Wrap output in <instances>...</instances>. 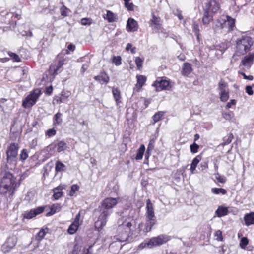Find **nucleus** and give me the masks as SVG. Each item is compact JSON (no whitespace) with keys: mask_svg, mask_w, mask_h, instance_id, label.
I'll list each match as a JSON object with an SVG mask.
<instances>
[{"mask_svg":"<svg viewBox=\"0 0 254 254\" xmlns=\"http://www.w3.org/2000/svg\"><path fill=\"white\" fill-rule=\"evenodd\" d=\"M70 12V10L66 8L65 6L63 5L60 8V13L62 16L64 17L67 16L68 15Z\"/></svg>","mask_w":254,"mask_h":254,"instance_id":"obj_42","label":"nucleus"},{"mask_svg":"<svg viewBox=\"0 0 254 254\" xmlns=\"http://www.w3.org/2000/svg\"><path fill=\"white\" fill-rule=\"evenodd\" d=\"M64 188L63 185H60L53 190L54 193L53 197L55 199L57 200L60 198L63 195L62 190Z\"/></svg>","mask_w":254,"mask_h":254,"instance_id":"obj_20","label":"nucleus"},{"mask_svg":"<svg viewBox=\"0 0 254 254\" xmlns=\"http://www.w3.org/2000/svg\"><path fill=\"white\" fill-rule=\"evenodd\" d=\"M249 241L247 238L243 237L240 242L239 245L242 249H245L246 246L248 244Z\"/></svg>","mask_w":254,"mask_h":254,"instance_id":"obj_45","label":"nucleus"},{"mask_svg":"<svg viewBox=\"0 0 254 254\" xmlns=\"http://www.w3.org/2000/svg\"><path fill=\"white\" fill-rule=\"evenodd\" d=\"M236 101L235 99H231L229 102H228L225 107L226 109H229L232 107V106L236 105Z\"/></svg>","mask_w":254,"mask_h":254,"instance_id":"obj_58","label":"nucleus"},{"mask_svg":"<svg viewBox=\"0 0 254 254\" xmlns=\"http://www.w3.org/2000/svg\"><path fill=\"white\" fill-rule=\"evenodd\" d=\"M138 25L136 21L134 19L128 18L126 25L127 31L128 32H135L138 30Z\"/></svg>","mask_w":254,"mask_h":254,"instance_id":"obj_17","label":"nucleus"},{"mask_svg":"<svg viewBox=\"0 0 254 254\" xmlns=\"http://www.w3.org/2000/svg\"><path fill=\"white\" fill-rule=\"evenodd\" d=\"M65 166L60 161H57L55 164V170L57 172H61L64 170Z\"/></svg>","mask_w":254,"mask_h":254,"instance_id":"obj_37","label":"nucleus"},{"mask_svg":"<svg viewBox=\"0 0 254 254\" xmlns=\"http://www.w3.org/2000/svg\"><path fill=\"white\" fill-rule=\"evenodd\" d=\"M41 94L40 89L37 88L31 91L22 101V106L25 108L32 107L37 102Z\"/></svg>","mask_w":254,"mask_h":254,"instance_id":"obj_5","label":"nucleus"},{"mask_svg":"<svg viewBox=\"0 0 254 254\" xmlns=\"http://www.w3.org/2000/svg\"><path fill=\"white\" fill-rule=\"evenodd\" d=\"M233 136L232 134H230L226 139H224V142L223 143V145H226L229 144L232 140Z\"/></svg>","mask_w":254,"mask_h":254,"instance_id":"obj_54","label":"nucleus"},{"mask_svg":"<svg viewBox=\"0 0 254 254\" xmlns=\"http://www.w3.org/2000/svg\"><path fill=\"white\" fill-rule=\"evenodd\" d=\"M220 100L223 102H226L229 98V90L219 92Z\"/></svg>","mask_w":254,"mask_h":254,"instance_id":"obj_31","label":"nucleus"},{"mask_svg":"<svg viewBox=\"0 0 254 254\" xmlns=\"http://www.w3.org/2000/svg\"><path fill=\"white\" fill-rule=\"evenodd\" d=\"M218 160H215L214 162V168L216 172L215 174V178L217 181L221 183H224L226 182V179L225 177L221 176L217 172L218 169Z\"/></svg>","mask_w":254,"mask_h":254,"instance_id":"obj_22","label":"nucleus"},{"mask_svg":"<svg viewBox=\"0 0 254 254\" xmlns=\"http://www.w3.org/2000/svg\"><path fill=\"white\" fill-rule=\"evenodd\" d=\"M64 59H62L59 61L57 65H56V67L55 68L54 66H51L50 68V69L51 70H54V74H56L57 71L60 69L64 64Z\"/></svg>","mask_w":254,"mask_h":254,"instance_id":"obj_35","label":"nucleus"},{"mask_svg":"<svg viewBox=\"0 0 254 254\" xmlns=\"http://www.w3.org/2000/svg\"><path fill=\"white\" fill-rule=\"evenodd\" d=\"M80 213H78L76 215L73 222L69 225L67 229V232L68 234L70 235H73L76 232L79 226L82 223L81 221L80 222Z\"/></svg>","mask_w":254,"mask_h":254,"instance_id":"obj_11","label":"nucleus"},{"mask_svg":"<svg viewBox=\"0 0 254 254\" xmlns=\"http://www.w3.org/2000/svg\"><path fill=\"white\" fill-rule=\"evenodd\" d=\"M19 185L20 183L11 173H5L1 180L0 192L2 194L9 192L12 195Z\"/></svg>","mask_w":254,"mask_h":254,"instance_id":"obj_1","label":"nucleus"},{"mask_svg":"<svg viewBox=\"0 0 254 254\" xmlns=\"http://www.w3.org/2000/svg\"><path fill=\"white\" fill-rule=\"evenodd\" d=\"M44 207H38L36 208L31 209L30 211H26L24 214V217L28 219H32L42 213L44 211Z\"/></svg>","mask_w":254,"mask_h":254,"instance_id":"obj_16","label":"nucleus"},{"mask_svg":"<svg viewBox=\"0 0 254 254\" xmlns=\"http://www.w3.org/2000/svg\"><path fill=\"white\" fill-rule=\"evenodd\" d=\"M9 55L14 62L20 61V58L18 55L13 53H10L9 54Z\"/></svg>","mask_w":254,"mask_h":254,"instance_id":"obj_56","label":"nucleus"},{"mask_svg":"<svg viewBox=\"0 0 254 254\" xmlns=\"http://www.w3.org/2000/svg\"><path fill=\"white\" fill-rule=\"evenodd\" d=\"M239 74H241L242 75H243L244 78L245 79L249 80H252L253 79V77L252 75L247 76L244 73L242 72H239Z\"/></svg>","mask_w":254,"mask_h":254,"instance_id":"obj_61","label":"nucleus"},{"mask_svg":"<svg viewBox=\"0 0 254 254\" xmlns=\"http://www.w3.org/2000/svg\"><path fill=\"white\" fill-rule=\"evenodd\" d=\"M144 248L151 249L149 240L146 242H143L138 246L137 250H141Z\"/></svg>","mask_w":254,"mask_h":254,"instance_id":"obj_41","label":"nucleus"},{"mask_svg":"<svg viewBox=\"0 0 254 254\" xmlns=\"http://www.w3.org/2000/svg\"><path fill=\"white\" fill-rule=\"evenodd\" d=\"M81 23L83 25H89L92 23V20L89 18H82L81 20Z\"/></svg>","mask_w":254,"mask_h":254,"instance_id":"obj_55","label":"nucleus"},{"mask_svg":"<svg viewBox=\"0 0 254 254\" xmlns=\"http://www.w3.org/2000/svg\"><path fill=\"white\" fill-rule=\"evenodd\" d=\"M235 19L228 15H222L217 20V28L222 29L224 32L232 31L235 27Z\"/></svg>","mask_w":254,"mask_h":254,"instance_id":"obj_4","label":"nucleus"},{"mask_svg":"<svg viewBox=\"0 0 254 254\" xmlns=\"http://www.w3.org/2000/svg\"><path fill=\"white\" fill-rule=\"evenodd\" d=\"M125 6L128 10H133L134 5L132 2H130V1H125Z\"/></svg>","mask_w":254,"mask_h":254,"instance_id":"obj_51","label":"nucleus"},{"mask_svg":"<svg viewBox=\"0 0 254 254\" xmlns=\"http://www.w3.org/2000/svg\"><path fill=\"white\" fill-rule=\"evenodd\" d=\"M215 237H216V240L217 241H222L223 237L222 232L220 230H217L214 234Z\"/></svg>","mask_w":254,"mask_h":254,"instance_id":"obj_53","label":"nucleus"},{"mask_svg":"<svg viewBox=\"0 0 254 254\" xmlns=\"http://www.w3.org/2000/svg\"><path fill=\"white\" fill-rule=\"evenodd\" d=\"M254 60V52L250 53L242 59L240 66H243L247 69L250 68L253 64Z\"/></svg>","mask_w":254,"mask_h":254,"instance_id":"obj_15","label":"nucleus"},{"mask_svg":"<svg viewBox=\"0 0 254 254\" xmlns=\"http://www.w3.org/2000/svg\"><path fill=\"white\" fill-rule=\"evenodd\" d=\"M135 62L138 69L140 70L142 66V63L143 62V59L140 57H136L135 60Z\"/></svg>","mask_w":254,"mask_h":254,"instance_id":"obj_44","label":"nucleus"},{"mask_svg":"<svg viewBox=\"0 0 254 254\" xmlns=\"http://www.w3.org/2000/svg\"><path fill=\"white\" fill-rule=\"evenodd\" d=\"M204 11L215 13L220 9V4L217 1H207L205 3Z\"/></svg>","mask_w":254,"mask_h":254,"instance_id":"obj_14","label":"nucleus"},{"mask_svg":"<svg viewBox=\"0 0 254 254\" xmlns=\"http://www.w3.org/2000/svg\"><path fill=\"white\" fill-rule=\"evenodd\" d=\"M246 92L249 95H252L254 93L252 86H247L246 87Z\"/></svg>","mask_w":254,"mask_h":254,"instance_id":"obj_59","label":"nucleus"},{"mask_svg":"<svg viewBox=\"0 0 254 254\" xmlns=\"http://www.w3.org/2000/svg\"><path fill=\"white\" fill-rule=\"evenodd\" d=\"M190 148L191 150V152L193 153H195L198 151V149L199 148V145L196 144L195 143H193L190 146Z\"/></svg>","mask_w":254,"mask_h":254,"instance_id":"obj_52","label":"nucleus"},{"mask_svg":"<svg viewBox=\"0 0 254 254\" xmlns=\"http://www.w3.org/2000/svg\"><path fill=\"white\" fill-rule=\"evenodd\" d=\"M134 226L131 222L125 221L119 225L117 229V240L120 242H125L132 235Z\"/></svg>","mask_w":254,"mask_h":254,"instance_id":"obj_2","label":"nucleus"},{"mask_svg":"<svg viewBox=\"0 0 254 254\" xmlns=\"http://www.w3.org/2000/svg\"><path fill=\"white\" fill-rule=\"evenodd\" d=\"M112 93L117 104H119L121 98L120 91L118 88L114 87L112 89Z\"/></svg>","mask_w":254,"mask_h":254,"instance_id":"obj_32","label":"nucleus"},{"mask_svg":"<svg viewBox=\"0 0 254 254\" xmlns=\"http://www.w3.org/2000/svg\"><path fill=\"white\" fill-rule=\"evenodd\" d=\"M222 116L223 117L227 120H231L234 117V115L232 112L224 113Z\"/></svg>","mask_w":254,"mask_h":254,"instance_id":"obj_47","label":"nucleus"},{"mask_svg":"<svg viewBox=\"0 0 254 254\" xmlns=\"http://www.w3.org/2000/svg\"><path fill=\"white\" fill-rule=\"evenodd\" d=\"M201 157L199 155H198L193 159L190 168V171L192 173H193L194 171L195 170L197 165L201 160Z\"/></svg>","mask_w":254,"mask_h":254,"instance_id":"obj_29","label":"nucleus"},{"mask_svg":"<svg viewBox=\"0 0 254 254\" xmlns=\"http://www.w3.org/2000/svg\"><path fill=\"white\" fill-rule=\"evenodd\" d=\"M121 60V57L119 56H114L112 59V62L116 66H119L122 64Z\"/></svg>","mask_w":254,"mask_h":254,"instance_id":"obj_46","label":"nucleus"},{"mask_svg":"<svg viewBox=\"0 0 254 254\" xmlns=\"http://www.w3.org/2000/svg\"><path fill=\"white\" fill-rule=\"evenodd\" d=\"M28 156L27 151L26 149H23L20 154V159L22 161L25 160Z\"/></svg>","mask_w":254,"mask_h":254,"instance_id":"obj_49","label":"nucleus"},{"mask_svg":"<svg viewBox=\"0 0 254 254\" xmlns=\"http://www.w3.org/2000/svg\"><path fill=\"white\" fill-rule=\"evenodd\" d=\"M101 213L98 217L97 220L95 222V228L99 231L101 230L106 225L107 222L108 217L110 215L107 211L100 210Z\"/></svg>","mask_w":254,"mask_h":254,"instance_id":"obj_9","label":"nucleus"},{"mask_svg":"<svg viewBox=\"0 0 254 254\" xmlns=\"http://www.w3.org/2000/svg\"><path fill=\"white\" fill-rule=\"evenodd\" d=\"M146 218H156L153 206L150 199L146 201Z\"/></svg>","mask_w":254,"mask_h":254,"instance_id":"obj_18","label":"nucleus"},{"mask_svg":"<svg viewBox=\"0 0 254 254\" xmlns=\"http://www.w3.org/2000/svg\"><path fill=\"white\" fill-rule=\"evenodd\" d=\"M62 114L58 112L54 117V125H59L62 122V119L61 118Z\"/></svg>","mask_w":254,"mask_h":254,"instance_id":"obj_40","label":"nucleus"},{"mask_svg":"<svg viewBox=\"0 0 254 254\" xmlns=\"http://www.w3.org/2000/svg\"><path fill=\"white\" fill-rule=\"evenodd\" d=\"M61 209V206L58 204H54L51 207V211L50 212L51 215L55 214L56 212H58Z\"/></svg>","mask_w":254,"mask_h":254,"instance_id":"obj_43","label":"nucleus"},{"mask_svg":"<svg viewBox=\"0 0 254 254\" xmlns=\"http://www.w3.org/2000/svg\"><path fill=\"white\" fill-rule=\"evenodd\" d=\"M56 133V130L54 128H51L47 130L46 131L45 134L46 136H47L48 137H51L52 136H54Z\"/></svg>","mask_w":254,"mask_h":254,"instance_id":"obj_48","label":"nucleus"},{"mask_svg":"<svg viewBox=\"0 0 254 254\" xmlns=\"http://www.w3.org/2000/svg\"><path fill=\"white\" fill-rule=\"evenodd\" d=\"M213 20V16L210 14L209 12L205 11L204 14L202 18V22L203 24H208Z\"/></svg>","mask_w":254,"mask_h":254,"instance_id":"obj_28","label":"nucleus"},{"mask_svg":"<svg viewBox=\"0 0 254 254\" xmlns=\"http://www.w3.org/2000/svg\"><path fill=\"white\" fill-rule=\"evenodd\" d=\"M79 186L77 185H73L71 187V190L69 192V194L70 196L73 195L75 192L78 190Z\"/></svg>","mask_w":254,"mask_h":254,"instance_id":"obj_50","label":"nucleus"},{"mask_svg":"<svg viewBox=\"0 0 254 254\" xmlns=\"http://www.w3.org/2000/svg\"><path fill=\"white\" fill-rule=\"evenodd\" d=\"M17 243V238L15 236L9 237L2 246V250L4 253L8 252L13 248Z\"/></svg>","mask_w":254,"mask_h":254,"instance_id":"obj_12","label":"nucleus"},{"mask_svg":"<svg viewBox=\"0 0 254 254\" xmlns=\"http://www.w3.org/2000/svg\"><path fill=\"white\" fill-rule=\"evenodd\" d=\"M218 89L219 92L229 90L228 83L224 80L221 79L218 83Z\"/></svg>","mask_w":254,"mask_h":254,"instance_id":"obj_30","label":"nucleus"},{"mask_svg":"<svg viewBox=\"0 0 254 254\" xmlns=\"http://www.w3.org/2000/svg\"><path fill=\"white\" fill-rule=\"evenodd\" d=\"M126 49L128 51L130 50L131 52L133 54L135 53L136 52V48L135 47H133L132 44L130 43H128L127 45Z\"/></svg>","mask_w":254,"mask_h":254,"instance_id":"obj_57","label":"nucleus"},{"mask_svg":"<svg viewBox=\"0 0 254 254\" xmlns=\"http://www.w3.org/2000/svg\"><path fill=\"white\" fill-rule=\"evenodd\" d=\"M150 24L154 28L158 29L161 24L160 18L152 14V18L150 20Z\"/></svg>","mask_w":254,"mask_h":254,"instance_id":"obj_24","label":"nucleus"},{"mask_svg":"<svg viewBox=\"0 0 254 254\" xmlns=\"http://www.w3.org/2000/svg\"><path fill=\"white\" fill-rule=\"evenodd\" d=\"M228 213V207L223 206H220L216 210L215 215L218 217H221L227 215Z\"/></svg>","mask_w":254,"mask_h":254,"instance_id":"obj_23","label":"nucleus"},{"mask_svg":"<svg viewBox=\"0 0 254 254\" xmlns=\"http://www.w3.org/2000/svg\"><path fill=\"white\" fill-rule=\"evenodd\" d=\"M244 219L246 226L254 224V212H250L245 215Z\"/></svg>","mask_w":254,"mask_h":254,"instance_id":"obj_21","label":"nucleus"},{"mask_svg":"<svg viewBox=\"0 0 254 254\" xmlns=\"http://www.w3.org/2000/svg\"><path fill=\"white\" fill-rule=\"evenodd\" d=\"M145 149V146L143 144H142L140 146L136 154V156L135 157V159L136 160H141L143 154L144 153Z\"/></svg>","mask_w":254,"mask_h":254,"instance_id":"obj_33","label":"nucleus"},{"mask_svg":"<svg viewBox=\"0 0 254 254\" xmlns=\"http://www.w3.org/2000/svg\"><path fill=\"white\" fill-rule=\"evenodd\" d=\"M104 18L106 19L109 22H113L116 20L117 15L111 11L107 10L106 15L104 16Z\"/></svg>","mask_w":254,"mask_h":254,"instance_id":"obj_26","label":"nucleus"},{"mask_svg":"<svg viewBox=\"0 0 254 254\" xmlns=\"http://www.w3.org/2000/svg\"><path fill=\"white\" fill-rule=\"evenodd\" d=\"M156 223V218H146V223L145 224L140 223L139 225V231H142L143 233L146 234L147 232L151 231Z\"/></svg>","mask_w":254,"mask_h":254,"instance_id":"obj_10","label":"nucleus"},{"mask_svg":"<svg viewBox=\"0 0 254 254\" xmlns=\"http://www.w3.org/2000/svg\"><path fill=\"white\" fill-rule=\"evenodd\" d=\"M137 83L135 85L136 87L140 89L144 85L146 81V77L143 75H137L136 76Z\"/></svg>","mask_w":254,"mask_h":254,"instance_id":"obj_25","label":"nucleus"},{"mask_svg":"<svg viewBox=\"0 0 254 254\" xmlns=\"http://www.w3.org/2000/svg\"><path fill=\"white\" fill-rule=\"evenodd\" d=\"M119 200V198L107 197L104 199L99 207L100 210L107 211L110 214L112 212L111 209L117 205Z\"/></svg>","mask_w":254,"mask_h":254,"instance_id":"obj_6","label":"nucleus"},{"mask_svg":"<svg viewBox=\"0 0 254 254\" xmlns=\"http://www.w3.org/2000/svg\"><path fill=\"white\" fill-rule=\"evenodd\" d=\"M211 191L215 194H222L224 195L227 193V190L222 188H214L211 189Z\"/></svg>","mask_w":254,"mask_h":254,"instance_id":"obj_36","label":"nucleus"},{"mask_svg":"<svg viewBox=\"0 0 254 254\" xmlns=\"http://www.w3.org/2000/svg\"><path fill=\"white\" fill-rule=\"evenodd\" d=\"M164 112L162 111H159L154 114L153 116V120L154 123H155L160 121L164 116Z\"/></svg>","mask_w":254,"mask_h":254,"instance_id":"obj_39","label":"nucleus"},{"mask_svg":"<svg viewBox=\"0 0 254 254\" xmlns=\"http://www.w3.org/2000/svg\"><path fill=\"white\" fill-rule=\"evenodd\" d=\"M170 240V236L164 235H160L157 237H152L149 240L151 248H152L153 247L162 245L167 242Z\"/></svg>","mask_w":254,"mask_h":254,"instance_id":"obj_8","label":"nucleus"},{"mask_svg":"<svg viewBox=\"0 0 254 254\" xmlns=\"http://www.w3.org/2000/svg\"><path fill=\"white\" fill-rule=\"evenodd\" d=\"M155 142V140L152 139L150 141L149 145L147 147V152H148L149 150H152L154 147V143Z\"/></svg>","mask_w":254,"mask_h":254,"instance_id":"obj_60","label":"nucleus"},{"mask_svg":"<svg viewBox=\"0 0 254 254\" xmlns=\"http://www.w3.org/2000/svg\"><path fill=\"white\" fill-rule=\"evenodd\" d=\"M47 231V229H41L36 236V239L38 241H41L45 237Z\"/></svg>","mask_w":254,"mask_h":254,"instance_id":"obj_34","label":"nucleus"},{"mask_svg":"<svg viewBox=\"0 0 254 254\" xmlns=\"http://www.w3.org/2000/svg\"><path fill=\"white\" fill-rule=\"evenodd\" d=\"M192 71L191 65L189 63H184L182 67V73L185 76L188 75Z\"/></svg>","mask_w":254,"mask_h":254,"instance_id":"obj_27","label":"nucleus"},{"mask_svg":"<svg viewBox=\"0 0 254 254\" xmlns=\"http://www.w3.org/2000/svg\"><path fill=\"white\" fill-rule=\"evenodd\" d=\"M66 148V144L64 141H61L57 144V151L61 152L64 151Z\"/></svg>","mask_w":254,"mask_h":254,"instance_id":"obj_38","label":"nucleus"},{"mask_svg":"<svg viewBox=\"0 0 254 254\" xmlns=\"http://www.w3.org/2000/svg\"><path fill=\"white\" fill-rule=\"evenodd\" d=\"M254 43V40L248 36H244L238 38L236 41V53L245 55L250 50Z\"/></svg>","mask_w":254,"mask_h":254,"instance_id":"obj_3","label":"nucleus"},{"mask_svg":"<svg viewBox=\"0 0 254 254\" xmlns=\"http://www.w3.org/2000/svg\"><path fill=\"white\" fill-rule=\"evenodd\" d=\"M53 92V87L52 86H50L46 88V93L50 95Z\"/></svg>","mask_w":254,"mask_h":254,"instance_id":"obj_62","label":"nucleus"},{"mask_svg":"<svg viewBox=\"0 0 254 254\" xmlns=\"http://www.w3.org/2000/svg\"><path fill=\"white\" fill-rule=\"evenodd\" d=\"M101 80L103 81L104 83H107L109 81V78L108 76H101Z\"/></svg>","mask_w":254,"mask_h":254,"instance_id":"obj_63","label":"nucleus"},{"mask_svg":"<svg viewBox=\"0 0 254 254\" xmlns=\"http://www.w3.org/2000/svg\"><path fill=\"white\" fill-rule=\"evenodd\" d=\"M173 84L169 80L158 79L156 80L152 84L157 91L163 90H169L172 87Z\"/></svg>","mask_w":254,"mask_h":254,"instance_id":"obj_7","label":"nucleus"},{"mask_svg":"<svg viewBox=\"0 0 254 254\" xmlns=\"http://www.w3.org/2000/svg\"><path fill=\"white\" fill-rule=\"evenodd\" d=\"M193 29L195 32V34L198 36V32L199 31V26L197 24H194L193 26Z\"/></svg>","mask_w":254,"mask_h":254,"instance_id":"obj_64","label":"nucleus"},{"mask_svg":"<svg viewBox=\"0 0 254 254\" xmlns=\"http://www.w3.org/2000/svg\"><path fill=\"white\" fill-rule=\"evenodd\" d=\"M69 96L70 93L69 92L62 91L60 96H56L54 98V100L57 104L64 103L67 101Z\"/></svg>","mask_w":254,"mask_h":254,"instance_id":"obj_19","label":"nucleus"},{"mask_svg":"<svg viewBox=\"0 0 254 254\" xmlns=\"http://www.w3.org/2000/svg\"><path fill=\"white\" fill-rule=\"evenodd\" d=\"M18 150V144L11 143L7 147L6 151L7 159L8 160L14 159L17 155Z\"/></svg>","mask_w":254,"mask_h":254,"instance_id":"obj_13","label":"nucleus"}]
</instances>
